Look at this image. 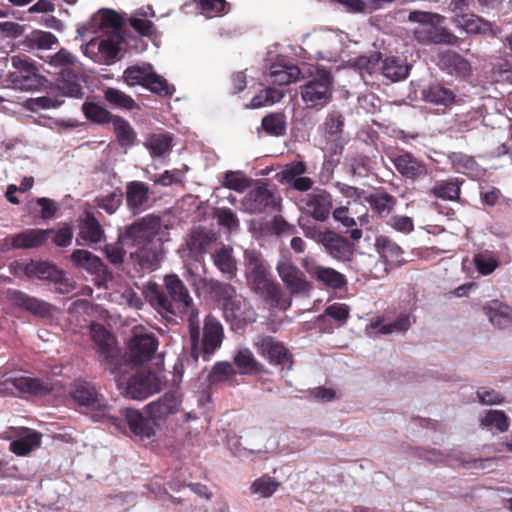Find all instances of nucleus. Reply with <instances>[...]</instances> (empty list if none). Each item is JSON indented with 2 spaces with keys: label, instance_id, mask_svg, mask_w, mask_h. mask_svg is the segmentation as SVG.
I'll return each instance as SVG.
<instances>
[{
  "label": "nucleus",
  "instance_id": "obj_11",
  "mask_svg": "<svg viewBox=\"0 0 512 512\" xmlns=\"http://www.w3.org/2000/svg\"><path fill=\"white\" fill-rule=\"evenodd\" d=\"M119 388L125 387V395L132 399H145L161 389V380L152 372L141 371L129 379H120Z\"/></svg>",
  "mask_w": 512,
  "mask_h": 512
},
{
  "label": "nucleus",
  "instance_id": "obj_22",
  "mask_svg": "<svg viewBox=\"0 0 512 512\" xmlns=\"http://www.w3.org/2000/svg\"><path fill=\"white\" fill-rule=\"evenodd\" d=\"M139 248L135 252L137 263L144 270H155L159 266L163 258V243L160 239L155 242L138 245Z\"/></svg>",
  "mask_w": 512,
  "mask_h": 512
},
{
  "label": "nucleus",
  "instance_id": "obj_7",
  "mask_svg": "<svg viewBox=\"0 0 512 512\" xmlns=\"http://www.w3.org/2000/svg\"><path fill=\"white\" fill-rule=\"evenodd\" d=\"M276 271L291 295L308 296L312 291V283L308 281L305 273L294 263L289 254L281 255L276 264Z\"/></svg>",
  "mask_w": 512,
  "mask_h": 512
},
{
  "label": "nucleus",
  "instance_id": "obj_28",
  "mask_svg": "<svg viewBox=\"0 0 512 512\" xmlns=\"http://www.w3.org/2000/svg\"><path fill=\"white\" fill-rule=\"evenodd\" d=\"M90 334L100 356L107 360H112L116 357L117 351L114 338L103 325L99 323L91 324Z\"/></svg>",
  "mask_w": 512,
  "mask_h": 512
},
{
  "label": "nucleus",
  "instance_id": "obj_12",
  "mask_svg": "<svg viewBox=\"0 0 512 512\" xmlns=\"http://www.w3.org/2000/svg\"><path fill=\"white\" fill-rule=\"evenodd\" d=\"M332 207V196L324 189H314L299 200L300 211L319 222L329 218Z\"/></svg>",
  "mask_w": 512,
  "mask_h": 512
},
{
  "label": "nucleus",
  "instance_id": "obj_5",
  "mask_svg": "<svg viewBox=\"0 0 512 512\" xmlns=\"http://www.w3.org/2000/svg\"><path fill=\"white\" fill-rule=\"evenodd\" d=\"M52 389V384L48 379L43 380L14 373H6L0 378V393L3 394L42 397L49 394Z\"/></svg>",
  "mask_w": 512,
  "mask_h": 512
},
{
  "label": "nucleus",
  "instance_id": "obj_26",
  "mask_svg": "<svg viewBox=\"0 0 512 512\" xmlns=\"http://www.w3.org/2000/svg\"><path fill=\"white\" fill-rule=\"evenodd\" d=\"M149 187L140 181L129 182L126 186V204L130 211L139 214L148 207Z\"/></svg>",
  "mask_w": 512,
  "mask_h": 512
},
{
  "label": "nucleus",
  "instance_id": "obj_38",
  "mask_svg": "<svg viewBox=\"0 0 512 512\" xmlns=\"http://www.w3.org/2000/svg\"><path fill=\"white\" fill-rule=\"evenodd\" d=\"M409 65L399 57L386 58L380 68L384 77L397 82L405 79L409 74Z\"/></svg>",
  "mask_w": 512,
  "mask_h": 512
},
{
  "label": "nucleus",
  "instance_id": "obj_56",
  "mask_svg": "<svg viewBox=\"0 0 512 512\" xmlns=\"http://www.w3.org/2000/svg\"><path fill=\"white\" fill-rule=\"evenodd\" d=\"M145 146L154 156H162L171 148V137L164 134L153 135Z\"/></svg>",
  "mask_w": 512,
  "mask_h": 512
},
{
  "label": "nucleus",
  "instance_id": "obj_19",
  "mask_svg": "<svg viewBox=\"0 0 512 512\" xmlns=\"http://www.w3.org/2000/svg\"><path fill=\"white\" fill-rule=\"evenodd\" d=\"M390 159L396 171L406 179L416 180L427 175L426 165L410 152L403 151Z\"/></svg>",
  "mask_w": 512,
  "mask_h": 512
},
{
  "label": "nucleus",
  "instance_id": "obj_30",
  "mask_svg": "<svg viewBox=\"0 0 512 512\" xmlns=\"http://www.w3.org/2000/svg\"><path fill=\"white\" fill-rule=\"evenodd\" d=\"M344 116L338 111H331L328 113L324 123V136L328 143L331 144L330 149L336 152L339 145H341L342 133L344 130Z\"/></svg>",
  "mask_w": 512,
  "mask_h": 512
},
{
  "label": "nucleus",
  "instance_id": "obj_45",
  "mask_svg": "<svg viewBox=\"0 0 512 512\" xmlns=\"http://www.w3.org/2000/svg\"><path fill=\"white\" fill-rule=\"evenodd\" d=\"M104 98L111 106L119 109L132 110L137 106L129 95L116 88H107Z\"/></svg>",
  "mask_w": 512,
  "mask_h": 512
},
{
  "label": "nucleus",
  "instance_id": "obj_31",
  "mask_svg": "<svg viewBox=\"0 0 512 512\" xmlns=\"http://www.w3.org/2000/svg\"><path fill=\"white\" fill-rule=\"evenodd\" d=\"M490 323L497 328H506L512 323V308L498 300H492L483 307Z\"/></svg>",
  "mask_w": 512,
  "mask_h": 512
},
{
  "label": "nucleus",
  "instance_id": "obj_58",
  "mask_svg": "<svg viewBox=\"0 0 512 512\" xmlns=\"http://www.w3.org/2000/svg\"><path fill=\"white\" fill-rule=\"evenodd\" d=\"M223 185L237 192H243L250 186V180L240 172L229 171L225 174Z\"/></svg>",
  "mask_w": 512,
  "mask_h": 512
},
{
  "label": "nucleus",
  "instance_id": "obj_1",
  "mask_svg": "<svg viewBox=\"0 0 512 512\" xmlns=\"http://www.w3.org/2000/svg\"><path fill=\"white\" fill-rule=\"evenodd\" d=\"M165 290L154 282L143 287V295L151 307L164 319L171 321L180 316L189 328L190 356L193 361L202 357L205 361L220 348L224 330L222 324L212 315L204 320L201 330L199 311L194 305L190 292L177 274H168L163 279Z\"/></svg>",
  "mask_w": 512,
  "mask_h": 512
},
{
  "label": "nucleus",
  "instance_id": "obj_4",
  "mask_svg": "<svg viewBox=\"0 0 512 512\" xmlns=\"http://www.w3.org/2000/svg\"><path fill=\"white\" fill-rule=\"evenodd\" d=\"M334 78L322 66L309 67L306 82L300 87L301 99L308 108L326 106L333 95Z\"/></svg>",
  "mask_w": 512,
  "mask_h": 512
},
{
  "label": "nucleus",
  "instance_id": "obj_40",
  "mask_svg": "<svg viewBox=\"0 0 512 512\" xmlns=\"http://www.w3.org/2000/svg\"><path fill=\"white\" fill-rule=\"evenodd\" d=\"M425 101L435 105L449 106L455 102V94L452 90L441 84H434L423 90Z\"/></svg>",
  "mask_w": 512,
  "mask_h": 512
},
{
  "label": "nucleus",
  "instance_id": "obj_43",
  "mask_svg": "<svg viewBox=\"0 0 512 512\" xmlns=\"http://www.w3.org/2000/svg\"><path fill=\"white\" fill-rule=\"evenodd\" d=\"M79 236L87 242L97 243L101 240L103 229L99 221L92 215L87 214L80 223Z\"/></svg>",
  "mask_w": 512,
  "mask_h": 512
},
{
  "label": "nucleus",
  "instance_id": "obj_33",
  "mask_svg": "<svg viewBox=\"0 0 512 512\" xmlns=\"http://www.w3.org/2000/svg\"><path fill=\"white\" fill-rule=\"evenodd\" d=\"M57 43L58 39L53 33L35 30L24 38L21 45L23 50L34 53L39 50L51 49Z\"/></svg>",
  "mask_w": 512,
  "mask_h": 512
},
{
  "label": "nucleus",
  "instance_id": "obj_21",
  "mask_svg": "<svg viewBox=\"0 0 512 512\" xmlns=\"http://www.w3.org/2000/svg\"><path fill=\"white\" fill-rule=\"evenodd\" d=\"M320 240L326 252L334 259L340 261H350L352 259L354 253L353 246L344 237L327 230L326 236H323Z\"/></svg>",
  "mask_w": 512,
  "mask_h": 512
},
{
  "label": "nucleus",
  "instance_id": "obj_36",
  "mask_svg": "<svg viewBox=\"0 0 512 512\" xmlns=\"http://www.w3.org/2000/svg\"><path fill=\"white\" fill-rule=\"evenodd\" d=\"M214 265L225 275L228 279L235 276L237 271L236 260L233 256V249L230 246L222 245L217 248L212 254Z\"/></svg>",
  "mask_w": 512,
  "mask_h": 512
},
{
  "label": "nucleus",
  "instance_id": "obj_52",
  "mask_svg": "<svg viewBox=\"0 0 512 512\" xmlns=\"http://www.w3.org/2000/svg\"><path fill=\"white\" fill-rule=\"evenodd\" d=\"M412 322L409 315L402 314L393 322L387 324H381L379 321L372 323V327L378 328L379 332L382 334H392L394 332L404 333L406 332Z\"/></svg>",
  "mask_w": 512,
  "mask_h": 512
},
{
  "label": "nucleus",
  "instance_id": "obj_14",
  "mask_svg": "<svg viewBox=\"0 0 512 512\" xmlns=\"http://www.w3.org/2000/svg\"><path fill=\"white\" fill-rule=\"evenodd\" d=\"M223 314L231 328L236 331L256 320L255 310L250 302L241 295L223 303Z\"/></svg>",
  "mask_w": 512,
  "mask_h": 512
},
{
  "label": "nucleus",
  "instance_id": "obj_51",
  "mask_svg": "<svg viewBox=\"0 0 512 512\" xmlns=\"http://www.w3.org/2000/svg\"><path fill=\"white\" fill-rule=\"evenodd\" d=\"M431 193L442 200L454 201L459 198L460 187L454 181H439L431 189Z\"/></svg>",
  "mask_w": 512,
  "mask_h": 512
},
{
  "label": "nucleus",
  "instance_id": "obj_25",
  "mask_svg": "<svg viewBox=\"0 0 512 512\" xmlns=\"http://www.w3.org/2000/svg\"><path fill=\"white\" fill-rule=\"evenodd\" d=\"M216 240L214 232L198 227L186 236L185 244L191 255L198 256L205 254Z\"/></svg>",
  "mask_w": 512,
  "mask_h": 512
},
{
  "label": "nucleus",
  "instance_id": "obj_18",
  "mask_svg": "<svg viewBox=\"0 0 512 512\" xmlns=\"http://www.w3.org/2000/svg\"><path fill=\"white\" fill-rule=\"evenodd\" d=\"M157 346L158 341L153 334L135 333L128 343L130 360L136 365L149 361Z\"/></svg>",
  "mask_w": 512,
  "mask_h": 512
},
{
  "label": "nucleus",
  "instance_id": "obj_59",
  "mask_svg": "<svg viewBox=\"0 0 512 512\" xmlns=\"http://www.w3.org/2000/svg\"><path fill=\"white\" fill-rule=\"evenodd\" d=\"M235 375L232 364L228 362L217 363L209 374L212 383L223 382Z\"/></svg>",
  "mask_w": 512,
  "mask_h": 512
},
{
  "label": "nucleus",
  "instance_id": "obj_46",
  "mask_svg": "<svg viewBox=\"0 0 512 512\" xmlns=\"http://www.w3.org/2000/svg\"><path fill=\"white\" fill-rule=\"evenodd\" d=\"M82 111L88 120L98 124L112 123V119L115 118L108 110L94 102L85 101Z\"/></svg>",
  "mask_w": 512,
  "mask_h": 512
},
{
  "label": "nucleus",
  "instance_id": "obj_44",
  "mask_svg": "<svg viewBox=\"0 0 512 512\" xmlns=\"http://www.w3.org/2000/svg\"><path fill=\"white\" fill-rule=\"evenodd\" d=\"M114 132L122 147H131L136 140V133L128 121L119 116L112 119Z\"/></svg>",
  "mask_w": 512,
  "mask_h": 512
},
{
  "label": "nucleus",
  "instance_id": "obj_42",
  "mask_svg": "<svg viewBox=\"0 0 512 512\" xmlns=\"http://www.w3.org/2000/svg\"><path fill=\"white\" fill-rule=\"evenodd\" d=\"M301 71L295 65L274 64L270 67L269 75L272 81L279 85L296 82L300 78Z\"/></svg>",
  "mask_w": 512,
  "mask_h": 512
},
{
  "label": "nucleus",
  "instance_id": "obj_20",
  "mask_svg": "<svg viewBox=\"0 0 512 512\" xmlns=\"http://www.w3.org/2000/svg\"><path fill=\"white\" fill-rule=\"evenodd\" d=\"M242 206L249 213H262L275 206V198L266 185H259L247 193L242 200Z\"/></svg>",
  "mask_w": 512,
  "mask_h": 512
},
{
  "label": "nucleus",
  "instance_id": "obj_64",
  "mask_svg": "<svg viewBox=\"0 0 512 512\" xmlns=\"http://www.w3.org/2000/svg\"><path fill=\"white\" fill-rule=\"evenodd\" d=\"M477 398L482 405H496L503 401L502 395L494 389L481 387L476 391Z\"/></svg>",
  "mask_w": 512,
  "mask_h": 512
},
{
  "label": "nucleus",
  "instance_id": "obj_37",
  "mask_svg": "<svg viewBox=\"0 0 512 512\" xmlns=\"http://www.w3.org/2000/svg\"><path fill=\"white\" fill-rule=\"evenodd\" d=\"M441 66L449 74L466 78L471 74V65L461 55L455 52H447L441 56Z\"/></svg>",
  "mask_w": 512,
  "mask_h": 512
},
{
  "label": "nucleus",
  "instance_id": "obj_3",
  "mask_svg": "<svg viewBox=\"0 0 512 512\" xmlns=\"http://www.w3.org/2000/svg\"><path fill=\"white\" fill-rule=\"evenodd\" d=\"M244 260L249 288L262 298L278 305L282 297V291L272 279L265 261L258 253L251 250L245 251Z\"/></svg>",
  "mask_w": 512,
  "mask_h": 512
},
{
  "label": "nucleus",
  "instance_id": "obj_34",
  "mask_svg": "<svg viewBox=\"0 0 512 512\" xmlns=\"http://www.w3.org/2000/svg\"><path fill=\"white\" fill-rule=\"evenodd\" d=\"M364 202L368 203L376 214L386 217L394 210L397 200L386 191L377 190L364 195Z\"/></svg>",
  "mask_w": 512,
  "mask_h": 512
},
{
  "label": "nucleus",
  "instance_id": "obj_55",
  "mask_svg": "<svg viewBox=\"0 0 512 512\" xmlns=\"http://www.w3.org/2000/svg\"><path fill=\"white\" fill-rule=\"evenodd\" d=\"M95 201L100 209L104 210L109 215H112L121 206L123 193L121 190H114L107 195L97 197Z\"/></svg>",
  "mask_w": 512,
  "mask_h": 512
},
{
  "label": "nucleus",
  "instance_id": "obj_61",
  "mask_svg": "<svg viewBox=\"0 0 512 512\" xmlns=\"http://www.w3.org/2000/svg\"><path fill=\"white\" fill-rule=\"evenodd\" d=\"M218 223L230 232L239 228V220L236 214L229 208H220L216 212Z\"/></svg>",
  "mask_w": 512,
  "mask_h": 512
},
{
  "label": "nucleus",
  "instance_id": "obj_2",
  "mask_svg": "<svg viewBox=\"0 0 512 512\" xmlns=\"http://www.w3.org/2000/svg\"><path fill=\"white\" fill-rule=\"evenodd\" d=\"M122 19L115 11L101 9L94 14L89 23L88 30L93 33L102 32L104 38L91 39L88 43L81 45L85 56L95 63L110 65L118 59L120 45L123 42Z\"/></svg>",
  "mask_w": 512,
  "mask_h": 512
},
{
  "label": "nucleus",
  "instance_id": "obj_10",
  "mask_svg": "<svg viewBox=\"0 0 512 512\" xmlns=\"http://www.w3.org/2000/svg\"><path fill=\"white\" fill-rule=\"evenodd\" d=\"M252 343L257 353L269 363L287 370L292 369V356L282 342L272 336L259 334L253 338Z\"/></svg>",
  "mask_w": 512,
  "mask_h": 512
},
{
  "label": "nucleus",
  "instance_id": "obj_27",
  "mask_svg": "<svg viewBox=\"0 0 512 512\" xmlns=\"http://www.w3.org/2000/svg\"><path fill=\"white\" fill-rule=\"evenodd\" d=\"M10 300L15 306L32 313L39 317H48L51 315V304L31 297L23 292L14 291L10 294Z\"/></svg>",
  "mask_w": 512,
  "mask_h": 512
},
{
  "label": "nucleus",
  "instance_id": "obj_62",
  "mask_svg": "<svg viewBox=\"0 0 512 512\" xmlns=\"http://www.w3.org/2000/svg\"><path fill=\"white\" fill-rule=\"evenodd\" d=\"M474 264L477 271L482 275L491 274L499 265L495 257L485 254L475 255Z\"/></svg>",
  "mask_w": 512,
  "mask_h": 512
},
{
  "label": "nucleus",
  "instance_id": "obj_57",
  "mask_svg": "<svg viewBox=\"0 0 512 512\" xmlns=\"http://www.w3.org/2000/svg\"><path fill=\"white\" fill-rule=\"evenodd\" d=\"M381 60V53L373 52L371 55L360 56L355 60V66L361 73H367L372 76L379 69V62Z\"/></svg>",
  "mask_w": 512,
  "mask_h": 512
},
{
  "label": "nucleus",
  "instance_id": "obj_32",
  "mask_svg": "<svg viewBox=\"0 0 512 512\" xmlns=\"http://www.w3.org/2000/svg\"><path fill=\"white\" fill-rule=\"evenodd\" d=\"M73 264L90 274H105L106 266L101 259L92 252L83 249H77L71 254Z\"/></svg>",
  "mask_w": 512,
  "mask_h": 512
},
{
  "label": "nucleus",
  "instance_id": "obj_47",
  "mask_svg": "<svg viewBox=\"0 0 512 512\" xmlns=\"http://www.w3.org/2000/svg\"><path fill=\"white\" fill-rule=\"evenodd\" d=\"M377 247L382 257L392 263H400L402 261L403 251L401 247L387 237H379L377 239Z\"/></svg>",
  "mask_w": 512,
  "mask_h": 512
},
{
  "label": "nucleus",
  "instance_id": "obj_53",
  "mask_svg": "<svg viewBox=\"0 0 512 512\" xmlns=\"http://www.w3.org/2000/svg\"><path fill=\"white\" fill-rule=\"evenodd\" d=\"M263 129L271 136L279 137L286 132V121L283 114H269L262 120Z\"/></svg>",
  "mask_w": 512,
  "mask_h": 512
},
{
  "label": "nucleus",
  "instance_id": "obj_54",
  "mask_svg": "<svg viewBox=\"0 0 512 512\" xmlns=\"http://www.w3.org/2000/svg\"><path fill=\"white\" fill-rule=\"evenodd\" d=\"M283 93L277 89L267 88L254 96L248 105L250 108H261L279 102L283 98Z\"/></svg>",
  "mask_w": 512,
  "mask_h": 512
},
{
  "label": "nucleus",
  "instance_id": "obj_50",
  "mask_svg": "<svg viewBox=\"0 0 512 512\" xmlns=\"http://www.w3.org/2000/svg\"><path fill=\"white\" fill-rule=\"evenodd\" d=\"M205 288L223 303H227L238 295L232 285L214 279L205 281Z\"/></svg>",
  "mask_w": 512,
  "mask_h": 512
},
{
  "label": "nucleus",
  "instance_id": "obj_39",
  "mask_svg": "<svg viewBox=\"0 0 512 512\" xmlns=\"http://www.w3.org/2000/svg\"><path fill=\"white\" fill-rule=\"evenodd\" d=\"M25 274L28 277L51 280L61 277V270L55 265L42 261H31L25 266Z\"/></svg>",
  "mask_w": 512,
  "mask_h": 512
},
{
  "label": "nucleus",
  "instance_id": "obj_48",
  "mask_svg": "<svg viewBox=\"0 0 512 512\" xmlns=\"http://www.w3.org/2000/svg\"><path fill=\"white\" fill-rule=\"evenodd\" d=\"M280 487V482L275 478L265 474L256 480L251 485V492L258 494L263 498L272 496Z\"/></svg>",
  "mask_w": 512,
  "mask_h": 512
},
{
  "label": "nucleus",
  "instance_id": "obj_29",
  "mask_svg": "<svg viewBox=\"0 0 512 512\" xmlns=\"http://www.w3.org/2000/svg\"><path fill=\"white\" fill-rule=\"evenodd\" d=\"M454 23L457 27L464 29L469 34H492L497 35L500 33V29L494 27V25L474 14H464L457 16L454 19Z\"/></svg>",
  "mask_w": 512,
  "mask_h": 512
},
{
  "label": "nucleus",
  "instance_id": "obj_41",
  "mask_svg": "<svg viewBox=\"0 0 512 512\" xmlns=\"http://www.w3.org/2000/svg\"><path fill=\"white\" fill-rule=\"evenodd\" d=\"M234 362L243 374L259 373L264 370L263 365L256 360L252 351L246 347L237 350Z\"/></svg>",
  "mask_w": 512,
  "mask_h": 512
},
{
  "label": "nucleus",
  "instance_id": "obj_35",
  "mask_svg": "<svg viewBox=\"0 0 512 512\" xmlns=\"http://www.w3.org/2000/svg\"><path fill=\"white\" fill-rule=\"evenodd\" d=\"M57 88L63 96L78 99L84 96L80 79L71 69H63L60 71L57 80Z\"/></svg>",
  "mask_w": 512,
  "mask_h": 512
},
{
  "label": "nucleus",
  "instance_id": "obj_9",
  "mask_svg": "<svg viewBox=\"0 0 512 512\" xmlns=\"http://www.w3.org/2000/svg\"><path fill=\"white\" fill-rule=\"evenodd\" d=\"M11 64L15 71L8 73V80L14 88L31 91L37 89L42 84L37 68L26 56H12Z\"/></svg>",
  "mask_w": 512,
  "mask_h": 512
},
{
  "label": "nucleus",
  "instance_id": "obj_13",
  "mask_svg": "<svg viewBox=\"0 0 512 512\" xmlns=\"http://www.w3.org/2000/svg\"><path fill=\"white\" fill-rule=\"evenodd\" d=\"M70 393L76 403L90 412H101L102 416H109L112 412L106 399L88 382H76Z\"/></svg>",
  "mask_w": 512,
  "mask_h": 512
},
{
  "label": "nucleus",
  "instance_id": "obj_49",
  "mask_svg": "<svg viewBox=\"0 0 512 512\" xmlns=\"http://www.w3.org/2000/svg\"><path fill=\"white\" fill-rule=\"evenodd\" d=\"M46 62L54 68L71 69L79 64L76 55L71 53L66 48H61L58 52L48 57Z\"/></svg>",
  "mask_w": 512,
  "mask_h": 512
},
{
  "label": "nucleus",
  "instance_id": "obj_6",
  "mask_svg": "<svg viewBox=\"0 0 512 512\" xmlns=\"http://www.w3.org/2000/svg\"><path fill=\"white\" fill-rule=\"evenodd\" d=\"M123 79L129 86L142 85L160 96H170L174 92V88L156 74L150 64L128 67L123 73Z\"/></svg>",
  "mask_w": 512,
  "mask_h": 512
},
{
  "label": "nucleus",
  "instance_id": "obj_23",
  "mask_svg": "<svg viewBox=\"0 0 512 512\" xmlns=\"http://www.w3.org/2000/svg\"><path fill=\"white\" fill-rule=\"evenodd\" d=\"M41 440V433L28 428H21L16 439L10 442L9 450L17 456H27L40 447Z\"/></svg>",
  "mask_w": 512,
  "mask_h": 512
},
{
  "label": "nucleus",
  "instance_id": "obj_63",
  "mask_svg": "<svg viewBox=\"0 0 512 512\" xmlns=\"http://www.w3.org/2000/svg\"><path fill=\"white\" fill-rule=\"evenodd\" d=\"M225 0H200L199 9L201 13L207 17L212 18L220 15L225 9Z\"/></svg>",
  "mask_w": 512,
  "mask_h": 512
},
{
  "label": "nucleus",
  "instance_id": "obj_15",
  "mask_svg": "<svg viewBox=\"0 0 512 512\" xmlns=\"http://www.w3.org/2000/svg\"><path fill=\"white\" fill-rule=\"evenodd\" d=\"M304 271L323 285L333 289H340L346 285L343 274L330 267L320 265L315 258L307 255L300 260Z\"/></svg>",
  "mask_w": 512,
  "mask_h": 512
},
{
  "label": "nucleus",
  "instance_id": "obj_8",
  "mask_svg": "<svg viewBox=\"0 0 512 512\" xmlns=\"http://www.w3.org/2000/svg\"><path fill=\"white\" fill-rule=\"evenodd\" d=\"M162 228V220L160 216L149 214L135 221L126 227L121 239L125 243L132 245H141L155 242V237Z\"/></svg>",
  "mask_w": 512,
  "mask_h": 512
},
{
  "label": "nucleus",
  "instance_id": "obj_17",
  "mask_svg": "<svg viewBox=\"0 0 512 512\" xmlns=\"http://www.w3.org/2000/svg\"><path fill=\"white\" fill-rule=\"evenodd\" d=\"M408 19L418 23V27L414 30L416 39L422 44H432V38L440 27L438 23L441 16L431 12L413 11L410 12Z\"/></svg>",
  "mask_w": 512,
  "mask_h": 512
},
{
  "label": "nucleus",
  "instance_id": "obj_24",
  "mask_svg": "<svg viewBox=\"0 0 512 512\" xmlns=\"http://www.w3.org/2000/svg\"><path fill=\"white\" fill-rule=\"evenodd\" d=\"M51 230L28 229L9 236L11 249H32L41 246L49 238Z\"/></svg>",
  "mask_w": 512,
  "mask_h": 512
},
{
  "label": "nucleus",
  "instance_id": "obj_16",
  "mask_svg": "<svg viewBox=\"0 0 512 512\" xmlns=\"http://www.w3.org/2000/svg\"><path fill=\"white\" fill-rule=\"evenodd\" d=\"M110 425L120 432L143 440L154 436L155 418H108Z\"/></svg>",
  "mask_w": 512,
  "mask_h": 512
},
{
  "label": "nucleus",
  "instance_id": "obj_60",
  "mask_svg": "<svg viewBox=\"0 0 512 512\" xmlns=\"http://www.w3.org/2000/svg\"><path fill=\"white\" fill-rule=\"evenodd\" d=\"M63 103L62 100L43 96L37 98H31L27 101V107L33 112H39L43 109L57 108Z\"/></svg>",
  "mask_w": 512,
  "mask_h": 512
}]
</instances>
